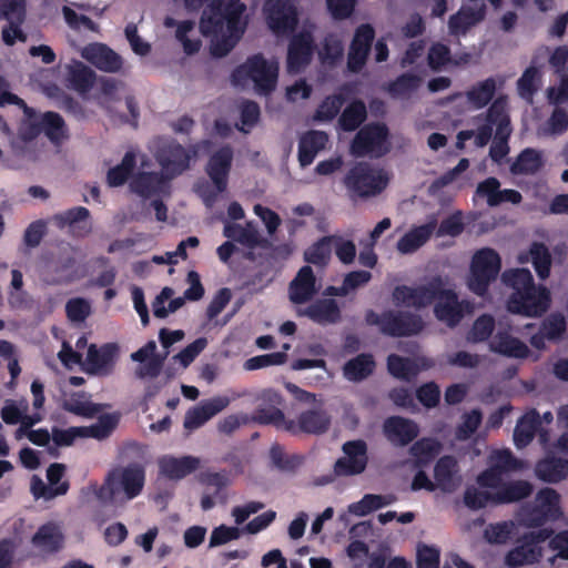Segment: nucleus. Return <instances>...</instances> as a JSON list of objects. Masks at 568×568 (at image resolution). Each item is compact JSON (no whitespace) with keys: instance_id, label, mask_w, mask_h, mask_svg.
Wrapping results in <instances>:
<instances>
[{"instance_id":"f257e3e1","label":"nucleus","mask_w":568,"mask_h":568,"mask_svg":"<svg viewBox=\"0 0 568 568\" xmlns=\"http://www.w3.org/2000/svg\"><path fill=\"white\" fill-rule=\"evenodd\" d=\"M449 280L446 276H432L426 283L415 287L397 285L393 290L392 298L396 306L423 310L436 302L434 306L435 317L448 325L457 326L465 313L471 312V303L467 300L459 301L458 294L448 287Z\"/></svg>"},{"instance_id":"f03ea898","label":"nucleus","mask_w":568,"mask_h":568,"mask_svg":"<svg viewBox=\"0 0 568 568\" xmlns=\"http://www.w3.org/2000/svg\"><path fill=\"white\" fill-rule=\"evenodd\" d=\"M245 6L240 0H212L203 10L200 31L211 37V54L223 58L236 45L245 31L242 14Z\"/></svg>"},{"instance_id":"7ed1b4c3","label":"nucleus","mask_w":568,"mask_h":568,"mask_svg":"<svg viewBox=\"0 0 568 568\" xmlns=\"http://www.w3.org/2000/svg\"><path fill=\"white\" fill-rule=\"evenodd\" d=\"M255 400L271 406L270 414H258L256 419L263 426H273L292 435L301 433L308 435L325 434L331 426V415L322 408L306 409L297 416V419H287L281 406L284 404L282 394L274 388H264L255 396Z\"/></svg>"},{"instance_id":"20e7f679","label":"nucleus","mask_w":568,"mask_h":568,"mask_svg":"<svg viewBox=\"0 0 568 568\" xmlns=\"http://www.w3.org/2000/svg\"><path fill=\"white\" fill-rule=\"evenodd\" d=\"M501 282L513 288L507 301V308L513 314L528 317L541 316L549 307L550 294L545 286H536L528 268L506 270Z\"/></svg>"},{"instance_id":"39448f33","label":"nucleus","mask_w":568,"mask_h":568,"mask_svg":"<svg viewBox=\"0 0 568 568\" xmlns=\"http://www.w3.org/2000/svg\"><path fill=\"white\" fill-rule=\"evenodd\" d=\"M365 322L369 326H377L383 335L389 337L416 336L425 328L420 315L403 310H386L381 314L368 310Z\"/></svg>"},{"instance_id":"423d86ee","label":"nucleus","mask_w":568,"mask_h":568,"mask_svg":"<svg viewBox=\"0 0 568 568\" xmlns=\"http://www.w3.org/2000/svg\"><path fill=\"white\" fill-rule=\"evenodd\" d=\"M277 77V64L268 62L262 53H256L233 70L231 80L235 85L252 80L257 94L268 95L275 90Z\"/></svg>"},{"instance_id":"0eeeda50","label":"nucleus","mask_w":568,"mask_h":568,"mask_svg":"<svg viewBox=\"0 0 568 568\" xmlns=\"http://www.w3.org/2000/svg\"><path fill=\"white\" fill-rule=\"evenodd\" d=\"M501 270L500 255L491 247L476 251L471 257L467 276L468 290L479 297L488 295L489 286L496 281Z\"/></svg>"},{"instance_id":"6e6552de","label":"nucleus","mask_w":568,"mask_h":568,"mask_svg":"<svg viewBox=\"0 0 568 568\" xmlns=\"http://www.w3.org/2000/svg\"><path fill=\"white\" fill-rule=\"evenodd\" d=\"M389 131L385 123L374 122L361 128L351 143V153L355 158L366 155L381 158L389 151Z\"/></svg>"},{"instance_id":"1a4fd4ad","label":"nucleus","mask_w":568,"mask_h":568,"mask_svg":"<svg viewBox=\"0 0 568 568\" xmlns=\"http://www.w3.org/2000/svg\"><path fill=\"white\" fill-rule=\"evenodd\" d=\"M344 184L352 195L368 197L381 193L387 185V179L368 163L358 162L346 173Z\"/></svg>"},{"instance_id":"9d476101","label":"nucleus","mask_w":568,"mask_h":568,"mask_svg":"<svg viewBox=\"0 0 568 568\" xmlns=\"http://www.w3.org/2000/svg\"><path fill=\"white\" fill-rule=\"evenodd\" d=\"M554 534L551 528H540L536 531L524 534L518 545L509 550L505 557V564L509 568H518L525 565L536 564L542 557L541 542L548 540Z\"/></svg>"},{"instance_id":"9b49d317","label":"nucleus","mask_w":568,"mask_h":568,"mask_svg":"<svg viewBox=\"0 0 568 568\" xmlns=\"http://www.w3.org/2000/svg\"><path fill=\"white\" fill-rule=\"evenodd\" d=\"M145 480L144 467L138 463L129 464L123 468L111 470L101 491L106 489L110 497L123 490L126 497H136L143 489Z\"/></svg>"},{"instance_id":"f8f14e48","label":"nucleus","mask_w":568,"mask_h":568,"mask_svg":"<svg viewBox=\"0 0 568 568\" xmlns=\"http://www.w3.org/2000/svg\"><path fill=\"white\" fill-rule=\"evenodd\" d=\"M232 162L233 149L230 145L221 146L210 156L205 172L214 184L216 192L204 194V201L207 204L215 200L217 193H223L226 190Z\"/></svg>"},{"instance_id":"ddd939ff","label":"nucleus","mask_w":568,"mask_h":568,"mask_svg":"<svg viewBox=\"0 0 568 568\" xmlns=\"http://www.w3.org/2000/svg\"><path fill=\"white\" fill-rule=\"evenodd\" d=\"M155 159L162 168V173L171 181L189 169L191 154L183 145L170 140L158 148Z\"/></svg>"},{"instance_id":"4468645a","label":"nucleus","mask_w":568,"mask_h":568,"mask_svg":"<svg viewBox=\"0 0 568 568\" xmlns=\"http://www.w3.org/2000/svg\"><path fill=\"white\" fill-rule=\"evenodd\" d=\"M268 28L277 36L295 30L297 11L288 0H267L264 6Z\"/></svg>"},{"instance_id":"2eb2a0df","label":"nucleus","mask_w":568,"mask_h":568,"mask_svg":"<svg viewBox=\"0 0 568 568\" xmlns=\"http://www.w3.org/2000/svg\"><path fill=\"white\" fill-rule=\"evenodd\" d=\"M538 504L525 505L518 513V521L521 526L537 528L546 523L556 521L562 516L560 499H535Z\"/></svg>"},{"instance_id":"dca6fc26","label":"nucleus","mask_w":568,"mask_h":568,"mask_svg":"<svg viewBox=\"0 0 568 568\" xmlns=\"http://www.w3.org/2000/svg\"><path fill=\"white\" fill-rule=\"evenodd\" d=\"M345 456L338 458L334 465L337 476H352L362 474L368 462L367 445L363 439L348 440L343 444Z\"/></svg>"},{"instance_id":"f3484780","label":"nucleus","mask_w":568,"mask_h":568,"mask_svg":"<svg viewBox=\"0 0 568 568\" xmlns=\"http://www.w3.org/2000/svg\"><path fill=\"white\" fill-rule=\"evenodd\" d=\"M375 39V30L369 23H363L356 28L347 53V68L357 73L367 62L372 44Z\"/></svg>"},{"instance_id":"a211bd4d","label":"nucleus","mask_w":568,"mask_h":568,"mask_svg":"<svg viewBox=\"0 0 568 568\" xmlns=\"http://www.w3.org/2000/svg\"><path fill=\"white\" fill-rule=\"evenodd\" d=\"M315 49L313 36L302 31L292 37L287 49L286 67L290 73H300L312 61Z\"/></svg>"},{"instance_id":"6ab92c4d","label":"nucleus","mask_w":568,"mask_h":568,"mask_svg":"<svg viewBox=\"0 0 568 568\" xmlns=\"http://www.w3.org/2000/svg\"><path fill=\"white\" fill-rule=\"evenodd\" d=\"M129 186L132 193L145 200L170 194V180L162 172H139L132 176Z\"/></svg>"},{"instance_id":"aec40b11","label":"nucleus","mask_w":568,"mask_h":568,"mask_svg":"<svg viewBox=\"0 0 568 568\" xmlns=\"http://www.w3.org/2000/svg\"><path fill=\"white\" fill-rule=\"evenodd\" d=\"M383 433L394 446L404 447L417 438L419 427L412 419L390 416L383 424Z\"/></svg>"},{"instance_id":"412c9836","label":"nucleus","mask_w":568,"mask_h":568,"mask_svg":"<svg viewBox=\"0 0 568 568\" xmlns=\"http://www.w3.org/2000/svg\"><path fill=\"white\" fill-rule=\"evenodd\" d=\"M229 405L230 399L225 396H216L209 400L201 402L196 407L186 412L183 426L189 430L196 429Z\"/></svg>"},{"instance_id":"4be33fe9","label":"nucleus","mask_w":568,"mask_h":568,"mask_svg":"<svg viewBox=\"0 0 568 568\" xmlns=\"http://www.w3.org/2000/svg\"><path fill=\"white\" fill-rule=\"evenodd\" d=\"M82 58L104 72H118L122 68V58L103 43H90L83 48Z\"/></svg>"},{"instance_id":"5701e85b","label":"nucleus","mask_w":568,"mask_h":568,"mask_svg":"<svg viewBox=\"0 0 568 568\" xmlns=\"http://www.w3.org/2000/svg\"><path fill=\"white\" fill-rule=\"evenodd\" d=\"M435 484L444 493H453L462 483L459 467L452 455L442 456L434 467Z\"/></svg>"},{"instance_id":"b1692460","label":"nucleus","mask_w":568,"mask_h":568,"mask_svg":"<svg viewBox=\"0 0 568 568\" xmlns=\"http://www.w3.org/2000/svg\"><path fill=\"white\" fill-rule=\"evenodd\" d=\"M437 227V219L432 216L425 224L414 226L397 242L396 248L402 254H412L420 248L433 235Z\"/></svg>"},{"instance_id":"393cba45","label":"nucleus","mask_w":568,"mask_h":568,"mask_svg":"<svg viewBox=\"0 0 568 568\" xmlns=\"http://www.w3.org/2000/svg\"><path fill=\"white\" fill-rule=\"evenodd\" d=\"M316 278L310 265H304L297 272L288 287L290 300L294 304H304L316 293Z\"/></svg>"},{"instance_id":"a878e982","label":"nucleus","mask_w":568,"mask_h":568,"mask_svg":"<svg viewBox=\"0 0 568 568\" xmlns=\"http://www.w3.org/2000/svg\"><path fill=\"white\" fill-rule=\"evenodd\" d=\"M486 4L481 2L478 8L463 7L449 17L448 29L450 34H465L471 27L485 19Z\"/></svg>"},{"instance_id":"bb28decb","label":"nucleus","mask_w":568,"mask_h":568,"mask_svg":"<svg viewBox=\"0 0 568 568\" xmlns=\"http://www.w3.org/2000/svg\"><path fill=\"white\" fill-rule=\"evenodd\" d=\"M303 314L320 325L336 324L342 320L341 308L333 298L316 300L304 310Z\"/></svg>"},{"instance_id":"cd10ccee","label":"nucleus","mask_w":568,"mask_h":568,"mask_svg":"<svg viewBox=\"0 0 568 568\" xmlns=\"http://www.w3.org/2000/svg\"><path fill=\"white\" fill-rule=\"evenodd\" d=\"M95 77V72L81 61L74 60L67 67V85L81 95L93 88Z\"/></svg>"},{"instance_id":"c85d7f7f","label":"nucleus","mask_w":568,"mask_h":568,"mask_svg":"<svg viewBox=\"0 0 568 568\" xmlns=\"http://www.w3.org/2000/svg\"><path fill=\"white\" fill-rule=\"evenodd\" d=\"M200 459L193 456H164L159 460L161 474L170 479H181L197 469Z\"/></svg>"},{"instance_id":"c756f323","label":"nucleus","mask_w":568,"mask_h":568,"mask_svg":"<svg viewBox=\"0 0 568 568\" xmlns=\"http://www.w3.org/2000/svg\"><path fill=\"white\" fill-rule=\"evenodd\" d=\"M537 477L546 483H559L568 476V459L547 455L535 467Z\"/></svg>"},{"instance_id":"7c9ffc66","label":"nucleus","mask_w":568,"mask_h":568,"mask_svg":"<svg viewBox=\"0 0 568 568\" xmlns=\"http://www.w3.org/2000/svg\"><path fill=\"white\" fill-rule=\"evenodd\" d=\"M490 348L495 353L513 358H527L530 354L524 342L507 332H498L490 342Z\"/></svg>"},{"instance_id":"2f4dec72","label":"nucleus","mask_w":568,"mask_h":568,"mask_svg":"<svg viewBox=\"0 0 568 568\" xmlns=\"http://www.w3.org/2000/svg\"><path fill=\"white\" fill-rule=\"evenodd\" d=\"M328 142V135L323 131H310L303 135L298 143V161L302 168L313 163L316 154Z\"/></svg>"},{"instance_id":"473e14b6","label":"nucleus","mask_w":568,"mask_h":568,"mask_svg":"<svg viewBox=\"0 0 568 568\" xmlns=\"http://www.w3.org/2000/svg\"><path fill=\"white\" fill-rule=\"evenodd\" d=\"M63 541V535L53 524L42 525L32 537V545L47 555L60 551Z\"/></svg>"},{"instance_id":"72a5a7b5","label":"nucleus","mask_w":568,"mask_h":568,"mask_svg":"<svg viewBox=\"0 0 568 568\" xmlns=\"http://www.w3.org/2000/svg\"><path fill=\"white\" fill-rule=\"evenodd\" d=\"M27 119L20 124L18 139L12 142V149L17 156H24V148L36 140L42 132L41 120L32 109L31 113L24 111Z\"/></svg>"},{"instance_id":"f704fd0d","label":"nucleus","mask_w":568,"mask_h":568,"mask_svg":"<svg viewBox=\"0 0 568 568\" xmlns=\"http://www.w3.org/2000/svg\"><path fill=\"white\" fill-rule=\"evenodd\" d=\"M532 491L534 486L527 480H505L500 491L498 493H478L475 488L467 487L463 497H530Z\"/></svg>"},{"instance_id":"c9c22d12","label":"nucleus","mask_w":568,"mask_h":568,"mask_svg":"<svg viewBox=\"0 0 568 568\" xmlns=\"http://www.w3.org/2000/svg\"><path fill=\"white\" fill-rule=\"evenodd\" d=\"M541 426L540 415L532 409L521 416L514 430V442L518 448L527 446Z\"/></svg>"},{"instance_id":"e433bc0d","label":"nucleus","mask_w":568,"mask_h":568,"mask_svg":"<svg viewBox=\"0 0 568 568\" xmlns=\"http://www.w3.org/2000/svg\"><path fill=\"white\" fill-rule=\"evenodd\" d=\"M272 468L286 474H294L304 463V456L300 454H286L284 447L273 444L268 452Z\"/></svg>"},{"instance_id":"4c0bfd02","label":"nucleus","mask_w":568,"mask_h":568,"mask_svg":"<svg viewBox=\"0 0 568 568\" xmlns=\"http://www.w3.org/2000/svg\"><path fill=\"white\" fill-rule=\"evenodd\" d=\"M544 166L541 151L532 148L524 149L510 164V172L514 175H532Z\"/></svg>"},{"instance_id":"58836bf2","label":"nucleus","mask_w":568,"mask_h":568,"mask_svg":"<svg viewBox=\"0 0 568 568\" xmlns=\"http://www.w3.org/2000/svg\"><path fill=\"white\" fill-rule=\"evenodd\" d=\"M375 366L373 355L362 353L345 363L343 374L351 382H362L373 374Z\"/></svg>"},{"instance_id":"ea45409f","label":"nucleus","mask_w":568,"mask_h":568,"mask_svg":"<svg viewBox=\"0 0 568 568\" xmlns=\"http://www.w3.org/2000/svg\"><path fill=\"white\" fill-rule=\"evenodd\" d=\"M136 168V154L134 151H126L121 162L109 169L106 172V184L110 187H119L124 185L134 176L133 172Z\"/></svg>"},{"instance_id":"a19ab883","label":"nucleus","mask_w":568,"mask_h":568,"mask_svg":"<svg viewBox=\"0 0 568 568\" xmlns=\"http://www.w3.org/2000/svg\"><path fill=\"white\" fill-rule=\"evenodd\" d=\"M109 405L97 404L85 398L84 393L73 394L69 399L62 404V408L77 416L92 418L99 413L104 410Z\"/></svg>"},{"instance_id":"79ce46f5","label":"nucleus","mask_w":568,"mask_h":568,"mask_svg":"<svg viewBox=\"0 0 568 568\" xmlns=\"http://www.w3.org/2000/svg\"><path fill=\"white\" fill-rule=\"evenodd\" d=\"M496 89V81L490 77L473 85L465 95L473 109L480 110L493 100Z\"/></svg>"},{"instance_id":"37998d69","label":"nucleus","mask_w":568,"mask_h":568,"mask_svg":"<svg viewBox=\"0 0 568 568\" xmlns=\"http://www.w3.org/2000/svg\"><path fill=\"white\" fill-rule=\"evenodd\" d=\"M366 119V105L362 100L356 99L343 110L338 118V125L345 132H353L357 130Z\"/></svg>"},{"instance_id":"c03bdc74","label":"nucleus","mask_w":568,"mask_h":568,"mask_svg":"<svg viewBox=\"0 0 568 568\" xmlns=\"http://www.w3.org/2000/svg\"><path fill=\"white\" fill-rule=\"evenodd\" d=\"M271 406L264 404L263 402H260V405L256 407L254 413L250 416L247 414H232L226 417H224L219 423V430L223 434L231 435L234 433L237 428H240L242 425H247L250 423L258 424L260 423L256 417L258 414H270Z\"/></svg>"},{"instance_id":"a18cd8bd","label":"nucleus","mask_w":568,"mask_h":568,"mask_svg":"<svg viewBox=\"0 0 568 568\" xmlns=\"http://www.w3.org/2000/svg\"><path fill=\"white\" fill-rule=\"evenodd\" d=\"M116 349L115 344H104L100 348L94 344L90 345L87 353L89 371L98 373L111 365Z\"/></svg>"},{"instance_id":"49530a36","label":"nucleus","mask_w":568,"mask_h":568,"mask_svg":"<svg viewBox=\"0 0 568 568\" xmlns=\"http://www.w3.org/2000/svg\"><path fill=\"white\" fill-rule=\"evenodd\" d=\"M334 235H325L308 246L304 252V260L315 266L325 267L332 256V240Z\"/></svg>"},{"instance_id":"de8ad7c7","label":"nucleus","mask_w":568,"mask_h":568,"mask_svg":"<svg viewBox=\"0 0 568 568\" xmlns=\"http://www.w3.org/2000/svg\"><path fill=\"white\" fill-rule=\"evenodd\" d=\"M387 369L394 377L409 382L419 373V367L414 359L390 354L387 357Z\"/></svg>"},{"instance_id":"09e8293b","label":"nucleus","mask_w":568,"mask_h":568,"mask_svg":"<svg viewBox=\"0 0 568 568\" xmlns=\"http://www.w3.org/2000/svg\"><path fill=\"white\" fill-rule=\"evenodd\" d=\"M42 132L53 143H60L67 138V126L63 118L53 111H48L41 116Z\"/></svg>"},{"instance_id":"8fccbe9b","label":"nucleus","mask_w":568,"mask_h":568,"mask_svg":"<svg viewBox=\"0 0 568 568\" xmlns=\"http://www.w3.org/2000/svg\"><path fill=\"white\" fill-rule=\"evenodd\" d=\"M540 79L539 70L534 65L528 67L517 80L519 97L528 102H532L534 95L539 89Z\"/></svg>"},{"instance_id":"3c124183","label":"nucleus","mask_w":568,"mask_h":568,"mask_svg":"<svg viewBox=\"0 0 568 568\" xmlns=\"http://www.w3.org/2000/svg\"><path fill=\"white\" fill-rule=\"evenodd\" d=\"M223 235L252 248L260 244V234L256 230L250 226L244 227L236 223H226L223 229Z\"/></svg>"},{"instance_id":"603ef678","label":"nucleus","mask_w":568,"mask_h":568,"mask_svg":"<svg viewBox=\"0 0 568 568\" xmlns=\"http://www.w3.org/2000/svg\"><path fill=\"white\" fill-rule=\"evenodd\" d=\"M119 415L103 414L98 418V422L89 427H81L82 435L90 436L95 439H105L116 428L119 424Z\"/></svg>"},{"instance_id":"864d4df0","label":"nucleus","mask_w":568,"mask_h":568,"mask_svg":"<svg viewBox=\"0 0 568 568\" xmlns=\"http://www.w3.org/2000/svg\"><path fill=\"white\" fill-rule=\"evenodd\" d=\"M442 449L440 443L430 437L416 440L409 448L410 455L420 464H427L435 459Z\"/></svg>"},{"instance_id":"5fc2aeb1","label":"nucleus","mask_w":568,"mask_h":568,"mask_svg":"<svg viewBox=\"0 0 568 568\" xmlns=\"http://www.w3.org/2000/svg\"><path fill=\"white\" fill-rule=\"evenodd\" d=\"M395 499H359L356 503H353L348 506L346 513H343L339 516V520L344 521L345 525H348L351 515L354 516H366L379 508H383L389 505Z\"/></svg>"},{"instance_id":"6e6d98bb","label":"nucleus","mask_w":568,"mask_h":568,"mask_svg":"<svg viewBox=\"0 0 568 568\" xmlns=\"http://www.w3.org/2000/svg\"><path fill=\"white\" fill-rule=\"evenodd\" d=\"M420 82L422 79L417 74L406 72L390 81L387 91L392 97L402 98L417 90Z\"/></svg>"},{"instance_id":"4d7b16f0","label":"nucleus","mask_w":568,"mask_h":568,"mask_svg":"<svg viewBox=\"0 0 568 568\" xmlns=\"http://www.w3.org/2000/svg\"><path fill=\"white\" fill-rule=\"evenodd\" d=\"M318 54L324 64L336 65L344 54L342 41L333 33L327 34L322 42Z\"/></svg>"},{"instance_id":"13d9d810","label":"nucleus","mask_w":568,"mask_h":568,"mask_svg":"<svg viewBox=\"0 0 568 568\" xmlns=\"http://www.w3.org/2000/svg\"><path fill=\"white\" fill-rule=\"evenodd\" d=\"M532 265L537 275L545 280L550 274L551 255L548 247L540 242H534L530 246Z\"/></svg>"},{"instance_id":"bf43d9fd","label":"nucleus","mask_w":568,"mask_h":568,"mask_svg":"<svg viewBox=\"0 0 568 568\" xmlns=\"http://www.w3.org/2000/svg\"><path fill=\"white\" fill-rule=\"evenodd\" d=\"M487 464L503 476L511 470L518 469L519 467L518 459L509 449H497L491 452L488 456Z\"/></svg>"},{"instance_id":"052dcab7","label":"nucleus","mask_w":568,"mask_h":568,"mask_svg":"<svg viewBox=\"0 0 568 568\" xmlns=\"http://www.w3.org/2000/svg\"><path fill=\"white\" fill-rule=\"evenodd\" d=\"M539 329L546 335L547 341L558 342L567 329V323L562 314L552 313L544 318Z\"/></svg>"},{"instance_id":"680f3d73","label":"nucleus","mask_w":568,"mask_h":568,"mask_svg":"<svg viewBox=\"0 0 568 568\" xmlns=\"http://www.w3.org/2000/svg\"><path fill=\"white\" fill-rule=\"evenodd\" d=\"M89 217L90 211L87 207L75 206L54 214L52 220L57 227L64 229L65 226L75 227L78 223L85 222Z\"/></svg>"},{"instance_id":"e2e57ef3","label":"nucleus","mask_w":568,"mask_h":568,"mask_svg":"<svg viewBox=\"0 0 568 568\" xmlns=\"http://www.w3.org/2000/svg\"><path fill=\"white\" fill-rule=\"evenodd\" d=\"M514 528L511 520L490 524L484 530V538L491 545H504L510 539Z\"/></svg>"},{"instance_id":"0e129e2a","label":"nucleus","mask_w":568,"mask_h":568,"mask_svg":"<svg viewBox=\"0 0 568 568\" xmlns=\"http://www.w3.org/2000/svg\"><path fill=\"white\" fill-rule=\"evenodd\" d=\"M287 354L285 352H275L253 356L245 361L244 368L246 371H256L268 366H278L285 364Z\"/></svg>"},{"instance_id":"69168bd1","label":"nucleus","mask_w":568,"mask_h":568,"mask_svg":"<svg viewBox=\"0 0 568 568\" xmlns=\"http://www.w3.org/2000/svg\"><path fill=\"white\" fill-rule=\"evenodd\" d=\"M453 62L452 52L448 45L435 42L428 49L427 63L433 71H439Z\"/></svg>"},{"instance_id":"338daca9","label":"nucleus","mask_w":568,"mask_h":568,"mask_svg":"<svg viewBox=\"0 0 568 568\" xmlns=\"http://www.w3.org/2000/svg\"><path fill=\"white\" fill-rule=\"evenodd\" d=\"M500 187V182L497 178L490 176L479 182L476 191L475 197H485L488 206L495 207L500 205V200H498V191Z\"/></svg>"},{"instance_id":"774afa93","label":"nucleus","mask_w":568,"mask_h":568,"mask_svg":"<svg viewBox=\"0 0 568 568\" xmlns=\"http://www.w3.org/2000/svg\"><path fill=\"white\" fill-rule=\"evenodd\" d=\"M345 99L342 94H333L323 100L316 110V119L322 121L333 120L341 111Z\"/></svg>"}]
</instances>
